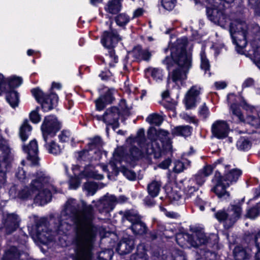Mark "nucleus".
Listing matches in <instances>:
<instances>
[{
	"label": "nucleus",
	"mask_w": 260,
	"mask_h": 260,
	"mask_svg": "<svg viewBox=\"0 0 260 260\" xmlns=\"http://www.w3.org/2000/svg\"><path fill=\"white\" fill-rule=\"evenodd\" d=\"M205 177H206L200 172V170H199L198 173L189 180H193V184L199 187V186H202L205 182Z\"/></svg>",
	"instance_id": "obj_52"
},
{
	"label": "nucleus",
	"mask_w": 260,
	"mask_h": 260,
	"mask_svg": "<svg viewBox=\"0 0 260 260\" xmlns=\"http://www.w3.org/2000/svg\"><path fill=\"white\" fill-rule=\"evenodd\" d=\"M31 130V126L29 124L28 120L25 119L19 129V136L22 142L27 140Z\"/></svg>",
	"instance_id": "obj_35"
},
{
	"label": "nucleus",
	"mask_w": 260,
	"mask_h": 260,
	"mask_svg": "<svg viewBox=\"0 0 260 260\" xmlns=\"http://www.w3.org/2000/svg\"><path fill=\"white\" fill-rule=\"evenodd\" d=\"M210 115L208 108L205 103L199 108V116L202 117L203 119H206Z\"/></svg>",
	"instance_id": "obj_62"
},
{
	"label": "nucleus",
	"mask_w": 260,
	"mask_h": 260,
	"mask_svg": "<svg viewBox=\"0 0 260 260\" xmlns=\"http://www.w3.org/2000/svg\"><path fill=\"white\" fill-rule=\"evenodd\" d=\"M3 224L7 235H11L20 226L21 220L15 213H8L4 216Z\"/></svg>",
	"instance_id": "obj_14"
},
{
	"label": "nucleus",
	"mask_w": 260,
	"mask_h": 260,
	"mask_svg": "<svg viewBox=\"0 0 260 260\" xmlns=\"http://www.w3.org/2000/svg\"><path fill=\"white\" fill-rule=\"evenodd\" d=\"M133 57L138 62L142 60L148 62L150 61L152 54L148 49H143L140 45L135 46L132 51Z\"/></svg>",
	"instance_id": "obj_20"
},
{
	"label": "nucleus",
	"mask_w": 260,
	"mask_h": 260,
	"mask_svg": "<svg viewBox=\"0 0 260 260\" xmlns=\"http://www.w3.org/2000/svg\"><path fill=\"white\" fill-rule=\"evenodd\" d=\"M230 129V126L226 121L218 120L212 124L211 131L215 138L223 139L228 137Z\"/></svg>",
	"instance_id": "obj_15"
},
{
	"label": "nucleus",
	"mask_w": 260,
	"mask_h": 260,
	"mask_svg": "<svg viewBox=\"0 0 260 260\" xmlns=\"http://www.w3.org/2000/svg\"><path fill=\"white\" fill-rule=\"evenodd\" d=\"M244 199L241 200V202L238 201L234 204H230L226 208L229 218V228L232 227L234 224L241 217L242 213V204Z\"/></svg>",
	"instance_id": "obj_13"
},
{
	"label": "nucleus",
	"mask_w": 260,
	"mask_h": 260,
	"mask_svg": "<svg viewBox=\"0 0 260 260\" xmlns=\"http://www.w3.org/2000/svg\"><path fill=\"white\" fill-rule=\"evenodd\" d=\"M71 136V132L70 130H60V133L58 136L59 142L63 143L68 142Z\"/></svg>",
	"instance_id": "obj_57"
},
{
	"label": "nucleus",
	"mask_w": 260,
	"mask_h": 260,
	"mask_svg": "<svg viewBox=\"0 0 260 260\" xmlns=\"http://www.w3.org/2000/svg\"><path fill=\"white\" fill-rule=\"evenodd\" d=\"M243 239L248 244H254L256 248L254 256L260 254V230L258 232L247 231L243 236Z\"/></svg>",
	"instance_id": "obj_22"
},
{
	"label": "nucleus",
	"mask_w": 260,
	"mask_h": 260,
	"mask_svg": "<svg viewBox=\"0 0 260 260\" xmlns=\"http://www.w3.org/2000/svg\"><path fill=\"white\" fill-rule=\"evenodd\" d=\"M23 150L27 153V159L31 161L33 166L39 165L38 145L36 139L30 141L27 145H23Z\"/></svg>",
	"instance_id": "obj_17"
},
{
	"label": "nucleus",
	"mask_w": 260,
	"mask_h": 260,
	"mask_svg": "<svg viewBox=\"0 0 260 260\" xmlns=\"http://www.w3.org/2000/svg\"><path fill=\"white\" fill-rule=\"evenodd\" d=\"M103 205V212L108 213L112 211L117 203V198L115 195H108V193L101 197L99 201Z\"/></svg>",
	"instance_id": "obj_21"
},
{
	"label": "nucleus",
	"mask_w": 260,
	"mask_h": 260,
	"mask_svg": "<svg viewBox=\"0 0 260 260\" xmlns=\"http://www.w3.org/2000/svg\"><path fill=\"white\" fill-rule=\"evenodd\" d=\"M180 191L173 190L169 195L170 200L173 201H179L183 199V193H182V187H180Z\"/></svg>",
	"instance_id": "obj_60"
},
{
	"label": "nucleus",
	"mask_w": 260,
	"mask_h": 260,
	"mask_svg": "<svg viewBox=\"0 0 260 260\" xmlns=\"http://www.w3.org/2000/svg\"><path fill=\"white\" fill-rule=\"evenodd\" d=\"M135 139L137 140V143L139 147L142 149H145L146 154L148 153L150 148L153 150L152 143H147L145 136V130L143 128L139 129L136 136H135Z\"/></svg>",
	"instance_id": "obj_24"
},
{
	"label": "nucleus",
	"mask_w": 260,
	"mask_h": 260,
	"mask_svg": "<svg viewBox=\"0 0 260 260\" xmlns=\"http://www.w3.org/2000/svg\"><path fill=\"white\" fill-rule=\"evenodd\" d=\"M120 115V111L118 107L111 106L107 108L104 113L105 124L107 126H111L112 129L115 131L120 126L119 120Z\"/></svg>",
	"instance_id": "obj_11"
},
{
	"label": "nucleus",
	"mask_w": 260,
	"mask_h": 260,
	"mask_svg": "<svg viewBox=\"0 0 260 260\" xmlns=\"http://www.w3.org/2000/svg\"><path fill=\"white\" fill-rule=\"evenodd\" d=\"M23 82L22 77L16 75L11 76L8 78H6V88L8 86V90H15V88L19 87Z\"/></svg>",
	"instance_id": "obj_34"
},
{
	"label": "nucleus",
	"mask_w": 260,
	"mask_h": 260,
	"mask_svg": "<svg viewBox=\"0 0 260 260\" xmlns=\"http://www.w3.org/2000/svg\"><path fill=\"white\" fill-rule=\"evenodd\" d=\"M180 182L182 184V191L184 200L190 198L199 188L198 186L193 184V180H184Z\"/></svg>",
	"instance_id": "obj_23"
},
{
	"label": "nucleus",
	"mask_w": 260,
	"mask_h": 260,
	"mask_svg": "<svg viewBox=\"0 0 260 260\" xmlns=\"http://www.w3.org/2000/svg\"><path fill=\"white\" fill-rule=\"evenodd\" d=\"M62 122L54 114L44 117L41 125V130L43 139L45 142L49 138L55 137L62 127Z\"/></svg>",
	"instance_id": "obj_6"
},
{
	"label": "nucleus",
	"mask_w": 260,
	"mask_h": 260,
	"mask_svg": "<svg viewBox=\"0 0 260 260\" xmlns=\"http://www.w3.org/2000/svg\"><path fill=\"white\" fill-rule=\"evenodd\" d=\"M30 92L37 103L40 105V107L37 106L32 111L39 113L41 108L43 112H48L57 106L59 98L55 92L45 93L39 87L31 89Z\"/></svg>",
	"instance_id": "obj_5"
},
{
	"label": "nucleus",
	"mask_w": 260,
	"mask_h": 260,
	"mask_svg": "<svg viewBox=\"0 0 260 260\" xmlns=\"http://www.w3.org/2000/svg\"><path fill=\"white\" fill-rule=\"evenodd\" d=\"M174 167L173 171L174 173H180L183 172L186 168L184 163L179 159H175L174 162Z\"/></svg>",
	"instance_id": "obj_56"
},
{
	"label": "nucleus",
	"mask_w": 260,
	"mask_h": 260,
	"mask_svg": "<svg viewBox=\"0 0 260 260\" xmlns=\"http://www.w3.org/2000/svg\"><path fill=\"white\" fill-rule=\"evenodd\" d=\"M206 15L210 21L221 26L225 24L228 16L224 9H220L219 7L210 8L209 6H206Z\"/></svg>",
	"instance_id": "obj_10"
},
{
	"label": "nucleus",
	"mask_w": 260,
	"mask_h": 260,
	"mask_svg": "<svg viewBox=\"0 0 260 260\" xmlns=\"http://www.w3.org/2000/svg\"><path fill=\"white\" fill-rule=\"evenodd\" d=\"M48 220L47 217H41L35 221V225L32 227L35 231V237L40 243L45 244L50 241V230L48 228Z\"/></svg>",
	"instance_id": "obj_8"
},
{
	"label": "nucleus",
	"mask_w": 260,
	"mask_h": 260,
	"mask_svg": "<svg viewBox=\"0 0 260 260\" xmlns=\"http://www.w3.org/2000/svg\"><path fill=\"white\" fill-rule=\"evenodd\" d=\"M94 242H90L79 247L75 248V255L73 260H93Z\"/></svg>",
	"instance_id": "obj_16"
},
{
	"label": "nucleus",
	"mask_w": 260,
	"mask_h": 260,
	"mask_svg": "<svg viewBox=\"0 0 260 260\" xmlns=\"http://www.w3.org/2000/svg\"><path fill=\"white\" fill-rule=\"evenodd\" d=\"M147 250L144 244H139L137 247L135 253L132 254L131 260H148V255L147 253Z\"/></svg>",
	"instance_id": "obj_31"
},
{
	"label": "nucleus",
	"mask_w": 260,
	"mask_h": 260,
	"mask_svg": "<svg viewBox=\"0 0 260 260\" xmlns=\"http://www.w3.org/2000/svg\"><path fill=\"white\" fill-rule=\"evenodd\" d=\"M6 94V101L13 108L18 106L19 103V94L15 90H8L7 88L6 91L3 92Z\"/></svg>",
	"instance_id": "obj_28"
},
{
	"label": "nucleus",
	"mask_w": 260,
	"mask_h": 260,
	"mask_svg": "<svg viewBox=\"0 0 260 260\" xmlns=\"http://www.w3.org/2000/svg\"><path fill=\"white\" fill-rule=\"evenodd\" d=\"M145 73L150 72L154 80L162 81L163 79V70L157 68L149 67L145 70Z\"/></svg>",
	"instance_id": "obj_40"
},
{
	"label": "nucleus",
	"mask_w": 260,
	"mask_h": 260,
	"mask_svg": "<svg viewBox=\"0 0 260 260\" xmlns=\"http://www.w3.org/2000/svg\"><path fill=\"white\" fill-rule=\"evenodd\" d=\"M260 215V202L247 210L246 216L247 218L254 219Z\"/></svg>",
	"instance_id": "obj_43"
},
{
	"label": "nucleus",
	"mask_w": 260,
	"mask_h": 260,
	"mask_svg": "<svg viewBox=\"0 0 260 260\" xmlns=\"http://www.w3.org/2000/svg\"><path fill=\"white\" fill-rule=\"evenodd\" d=\"M230 108L232 112V114L237 117L238 121H244V116L242 113L240 107L237 103H232L231 105Z\"/></svg>",
	"instance_id": "obj_47"
},
{
	"label": "nucleus",
	"mask_w": 260,
	"mask_h": 260,
	"mask_svg": "<svg viewBox=\"0 0 260 260\" xmlns=\"http://www.w3.org/2000/svg\"><path fill=\"white\" fill-rule=\"evenodd\" d=\"M237 149L241 151L246 152L252 147V142L247 137L241 136L236 143Z\"/></svg>",
	"instance_id": "obj_36"
},
{
	"label": "nucleus",
	"mask_w": 260,
	"mask_h": 260,
	"mask_svg": "<svg viewBox=\"0 0 260 260\" xmlns=\"http://www.w3.org/2000/svg\"><path fill=\"white\" fill-rule=\"evenodd\" d=\"M248 27L244 22L235 20L230 24V32L238 53L243 54L244 49L247 45Z\"/></svg>",
	"instance_id": "obj_4"
},
{
	"label": "nucleus",
	"mask_w": 260,
	"mask_h": 260,
	"mask_svg": "<svg viewBox=\"0 0 260 260\" xmlns=\"http://www.w3.org/2000/svg\"><path fill=\"white\" fill-rule=\"evenodd\" d=\"M188 41L186 38L178 39L172 43L170 41L164 52L170 54L162 60L168 71V82L171 79L173 82H183L187 79V75L192 67L191 55L187 52Z\"/></svg>",
	"instance_id": "obj_2"
},
{
	"label": "nucleus",
	"mask_w": 260,
	"mask_h": 260,
	"mask_svg": "<svg viewBox=\"0 0 260 260\" xmlns=\"http://www.w3.org/2000/svg\"><path fill=\"white\" fill-rule=\"evenodd\" d=\"M79 204L73 205L70 201L66 203L63 215L71 218L75 225L76 235L73 240L75 248L84 244L94 242L96 235L97 228L93 223L94 209L91 205H87L82 201L80 210Z\"/></svg>",
	"instance_id": "obj_1"
},
{
	"label": "nucleus",
	"mask_w": 260,
	"mask_h": 260,
	"mask_svg": "<svg viewBox=\"0 0 260 260\" xmlns=\"http://www.w3.org/2000/svg\"><path fill=\"white\" fill-rule=\"evenodd\" d=\"M242 174V170L238 168L225 170L223 175L219 170H216L212 179L214 186L211 191L221 201L226 200L230 197V193L226 189L232 184L236 183Z\"/></svg>",
	"instance_id": "obj_3"
},
{
	"label": "nucleus",
	"mask_w": 260,
	"mask_h": 260,
	"mask_svg": "<svg viewBox=\"0 0 260 260\" xmlns=\"http://www.w3.org/2000/svg\"><path fill=\"white\" fill-rule=\"evenodd\" d=\"M161 147L157 142L152 143L153 151L151 148L149 149L148 153L147 154L148 156L153 155L154 158H159L163 154H166L168 152H172V145L171 140L169 139L161 142Z\"/></svg>",
	"instance_id": "obj_12"
},
{
	"label": "nucleus",
	"mask_w": 260,
	"mask_h": 260,
	"mask_svg": "<svg viewBox=\"0 0 260 260\" xmlns=\"http://www.w3.org/2000/svg\"><path fill=\"white\" fill-rule=\"evenodd\" d=\"M122 9V4L120 0H109L104 7L105 11L109 14L116 15Z\"/></svg>",
	"instance_id": "obj_27"
},
{
	"label": "nucleus",
	"mask_w": 260,
	"mask_h": 260,
	"mask_svg": "<svg viewBox=\"0 0 260 260\" xmlns=\"http://www.w3.org/2000/svg\"><path fill=\"white\" fill-rule=\"evenodd\" d=\"M106 55H109L112 59V61L109 63V68H114L115 67L114 63H116L118 62V57L116 54L115 49L108 50V53L106 54Z\"/></svg>",
	"instance_id": "obj_59"
},
{
	"label": "nucleus",
	"mask_w": 260,
	"mask_h": 260,
	"mask_svg": "<svg viewBox=\"0 0 260 260\" xmlns=\"http://www.w3.org/2000/svg\"><path fill=\"white\" fill-rule=\"evenodd\" d=\"M121 172L123 176L130 181H135L137 179V175L135 171L128 169L124 166L121 167Z\"/></svg>",
	"instance_id": "obj_51"
},
{
	"label": "nucleus",
	"mask_w": 260,
	"mask_h": 260,
	"mask_svg": "<svg viewBox=\"0 0 260 260\" xmlns=\"http://www.w3.org/2000/svg\"><path fill=\"white\" fill-rule=\"evenodd\" d=\"M45 143V147L49 153L54 155H58L61 153L60 145L54 141H51L49 143H48L47 141Z\"/></svg>",
	"instance_id": "obj_38"
},
{
	"label": "nucleus",
	"mask_w": 260,
	"mask_h": 260,
	"mask_svg": "<svg viewBox=\"0 0 260 260\" xmlns=\"http://www.w3.org/2000/svg\"><path fill=\"white\" fill-rule=\"evenodd\" d=\"M21 253L16 246H12L5 251L2 260H20Z\"/></svg>",
	"instance_id": "obj_30"
},
{
	"label": "nucleus",
	"mask_w": 260,
	"mask_h": 260,
	"mask_svg": "<svg viewBox=\"0 0 260 260\" xmlns=\"http://www.w3.org/2000/svg\"><path fill=\"white\" fill-rule=\"evenodd\" d=\"M141 218H142V217L140 215L135 213L131 210H125L122 217V220L128 221L131 223V224H133L134 222L140 220Z\"/></svg>",
	"instance_id": "obj_39"
},
{
	"label": "nucleus",
	"mask_w": 260,
	"mask_h": 260,
	"mask_svg": "<svg viewBox=\"0 0 260 260\" xmlns=\"http://www.w3.org/2000/svg\"><path fill=\"white\" fill-rule=\"evenodd\" d=\"M109 67H105L103 71H101L99 76L103 81H108L110 80L113 76L112 72L110 71Z\"/></svg>",
	"instance_id": "obj_58"
},
{
	"label": "nucleus",
	"mask_w": 260,
	"mask_h": 260,
	"mask_svg": "<svg viewBox=\"0 0 260 260\" xmlns=\"http://www.w3.org/2000/svg\"><path fill=\"white\" fill-rule=\"evenodd\" d=\"M44 185L42 183L39 182L36 179H33L30 184V187L32 192L40 191L44 189Z\"/></svg>",
	"instance_id": "obj_61"
},
{
	"label": "nucleus",
	"mask_w": 260,
	"mask_h": 260,
	"mask_svg": "<svg viewBox=\"0 0 260 260\" xmlns=\"http://www.w3.org/2000/svg\"><path fill=\"white\" fill-rule=\"evenodd\" d=\"M201 57V69L205 72L210 70V65L209 61L207 58L205 50H202L200 53Z\"/></svg>",
	"instance_id": "obj_50"
},
{
	"label": "nucleus",
	"mask_w": 260,
	"mask_h": 260,
	"mask_svg": "<svg viewBox=\"0 0 260 260\" xmlns=\"http://www.w3.org/2000/svg\"><path fill=\"white\" fill-rule=\"evenodd\" d=\"M130 229L135 235H143L148 231V228L146 223L142 221V218L131 224Z\"/></svg>",
	"instance_id": "obj_29"
},
{
	"label": "nucleus",
	"mask_w": 260,
	"mask_h": 260,
	"mask_svg": "<svg viewBox=\"0 0 260 260\" xmlns=\"http://www.w3.org/2000/svg\"><path fill=\"white\" fill-rule=\"evenodd\" d=\"M114 251L111 248L104 249L98 253L96 260H111Z\"/></svg>",
	"instance_id": "obj_45"
},
{
	"label": "nucleus",
	"mask_w": 260,
	"mask_h": 260,
	"mask_svg": "<svg viewBox=\"0 0 260 260\" xmlns=\"http://www.w3.org/2000/svg\"><path fill=\"white\" fill-rule=\"evenodd\" d=\"M214 217L220 223L226 221L228 228H229V218L225 208L215 212Z\"/></svg>",
	"instance_id": "obj_46"
},
{
	"label": "nucleus",
	"mask_w": 260,
	"mask_h": 260,
	"mask_svg": "<svg viewBox=\"0 0 260 260\" xmlns=\"http://www.w3.org/2000/svg\"><path fill=\"white\" fill-rule=\"evenodd\" d=\"M115 17L116 24L121 27H124L129 21V16L125 13H118Z\"/></svg>",
	"instance_id": "obj_48"
},
{
	"label": "nucleus",
	"mask_w": 260,
	"mask_h": 260,
	"mask_svg": "<svg viewBox=\"0 0 260 260\" xmlns=\"http://www.w3.org/2000/svg\"><path fill=\"white\" fill-rule=\"evenodd\" d=\"M238 99L239 100V103L238 105L241 107L243 109L246 111H252L254 107L247 103L244 98L242 95L241 93L239 92Z\"/></svg>",
	"instance_id": "obj_55"
},
{
	"label": "nucleus",
	"mask_w": 260,
	"mask_h": 260,
	"mask_svg": "<svg viewBox=\"0 0 260 260\" xmlns=\"http://www.w3.org/2000/svg\"><path fill=\"white\" fill-rule=\"evenodd\" d=\"M160 189V184L156 180L152 181L147 186L148 194L152 198H154L158 196Z\"/></svg>",
	"instance_id": "obj_41"
},
{
	"label": "nucleus",
	"mask_w": 260,
	"mask_h": 260,
	"mask_svg": "<svg viewBox=\"0 0 260 260\" xmlns=\"http://www.w3.org/2000/svg\"><path fill=\"white\" fill-rule=\"evenodd\" d=\"M100 97L101 98V99L107 105L111 104L115 100L113 93L110 90V89H108L103 94L100 96Z\"/></svg>",
	"instance_id": "obj_53"
},
{
	"label": "nucleus",
	"mask_w": 260,
	"mask_h": 260,
	"mask_svg": "<svg viewBox=\"0 0 260 260\" xmlns=\"http://www.w3.org/2000/svg\"><path fill=\"white\" fill-rule=\"evenodd\" d=\"M204 255L205 260H216L217 259V253L209 249L205 251Z\"/></svg>",
	"instance_id": "obj_64"
},
{
	"label": "nucleus",
	"mask_w": 260,
	"mask_h": 260,
	"mask_svg": "<svg viewBox=\"0 0 260 260\" xmlns=\"http://www.w3.org/2000/svg\"><path fill=\"white\" fill-rule=\"evenodd\" d=\"M89 140H90V142L87 144L88 150L92 151L102 145V139L99 136H95L93 138H89Z\"/></svg>",
	"instance_id": "obj_44"
},
{
	"label": "nucleus",
	"mask_w": 260,
	"mask_h": 260,
	"mask_svg": "<svg viewBox=\"0 0 260 260\" xmlns=\"http://www.w3.org/2000/svg\"><path fill=\"white\" fill-rule=\"evenodd\" d=\"M82 189L83 191L87 192V196H93L99 189V184L98 183L92 181H88L84 183Z\"/></svg>",
	"instance_id": "obj_37"
},
{
	"label": "nucleus",
	"mask_w": 260,
	"mask_h": 260,
	"mask_svg": "<svg viewBox=\"0 0 260 260\" xmlns=\"http://www.w3.org/2000/svg\"><path fill=\"white\" fill-rule=\"evenodd\" d=\"M34 192L31 191L30 188L25 186L18 191L17 197L23 201L28 200L31 199V193Z\"/></svg>",
	"instance_id": "obj_49"
},
{
	"label": "nucleus",
	"mask_w": 260,
	"mask_h": 260,
	"mask_svg": "<svg viewBox=\"0 0 260 260\" xmlns=\"http://www.w3.org/2000/svg\"><path fill=\"white\" fill-rule=\"evenodd\" d=\"M238 99L239 100V103L238 105L241 107L243 109L246 111H252L254 107L247 103L244 98L242 95L241 93L239 92Z\"/></svg>",
	"instance_id": "obj_54"
},
{
	"label": "nucleus",
	"mask_w": 260,
	"mask_h": 260,
	"mask_svg": "<svg viewBox=\"0 0 260 260\" xmlns=\"http://www.w3.org/2000/svg\"><path fill=\"white\" fill-rule=\"evenodd\" d=\"M146 121L151 125L159 126L162 123L164 118L162 116L156 113L149 114L146 119Z\"/></svg>",
	"instance_id": "obj_42"
},
{
	"label": "nucleus",
	"mask_w": 260,
	"mask_h": 260,
	"mask_svg": "<svg viewBox=\"0 0 260 260\" xmlns=\"http://www.w3.org/2000/svg\"><path fill=\"white\" fill-rule=\"evenodd\" d=\"M233 252L235 260H246L249 257V254L246 248L240 244L235 247Z\"/></svg>",
	"instance_id": "obj_32"
},
{
	"label": "nucleus",
	"mask_w": 260,
	"mask_h": 260,
	"mask_svg": "<svg viewBox=\"0 0 260 260\" xmlns=\"http://www.w3.org/2000/svg\"><path fill=\"white\" fill-rule=\"evenodd\" d=\"M145 156L149 157L146 154L145 149H140L134 145H131L126 155V159L127 162L134 167L138 161Z\"/></svg>",
	"instance_id": "obj_18"
},
{
	"label": "nucleus",
	"mask_w": 260,
	"mask_h": 260,
	"mask_svg": "<svg viewBox=\"0 0 260 260\" xmlns=\"http://www.w3.org/2000/svg\"><path fill=\"white\" fill-rule=\"evenodd\" d=\"M51 199L52 193L51 191L49 189L44 188L38 191V194L34 198V201L40 205L43 206L50 202Z\"/></svg>",
	"instance_id": "obj_25"
},
{
	"label": "nucleus",
	"mask_w": 260,
	"mask_h": 260,
	"mask_svg": "<svg viewBox=\"0 0 260 260\" xmlns=\"http://www.w3.org/2000/svg\"><path fill=\"white\" fill-rule=\"evenodd\" d=\"M135 247V240L129 236L123 237L118 242L116 251L121 255H124L132 251Z\"/></svg>",
	"instance_id": "obj_19"
},
{
	"label": "nucleus",
	"mask_w": 260,
	"mask_h": 260,
	"mask_svg": "<svg viewBox=\"0 0 260 260\" xmlns=\"http://www.w3.org/2000/svg\"><path fill=\"white\" fill-rule=\"evenodd\" d=\"M224 161V158L221 157L215 161L211 165H206L204 167L200 170L201 172L205 177H208L210 175L214 169L216 168L219 165H223V162Z\"/></svg>",
	"instance_id": "obj_33"
},
{
	"label": "nucleus",
	"mask_w": 260,
	"mask_h": 260,
	"mask_svg": "<svg viewBox=\"0 0 260 260\" xmlns=\"http://www.w3.org/2000/svg\"><path fill=\"white\" fill-rule=\"evenodd\" d=\"M122 38L116 29L104 30L101 38V43L108 50L114 49Z\"/></svg>",
	"instance_id": "obj_9"
},
{
	"label": "nucleus",
	"mask_w": 260,
	"mask_h": 260,
	"mask_svg": "<svg viewBox=\"0 0 260 260\" xmlns=\"http://www.w3.org/2000/svg\"><path fill=\"white\" fill-rule=\"evenodd\" d=\"M192 131V127L190 125H178L172 128L171 134L174 137L181 136L186 138L191 135Z\"/></svg>",
	"instance_id": "obj_26"
},
{
	"label": "nucleus",
	"mask_w": 260,
	"mask_h": 260,
	"mask_svg": "<svg viewBox=\"0 0 260 260\" xmlns=\"http://www.w3.org/2000/svg\"><path fill=\"white\" fill-rule=\"evenodd\" d=\"M195 235L188 234V241L193 247H198L202 245H205L211 248L217 246L219 238L217 234H210L207 236L199 230L194 231Z\"/></svg>",
	"instance_id": "obj_7"
},
{
	"label": "nucleus",
	"mask_w": 260,
	"mask_h": 260,
	"mask_svg": "<svg viewBox=\"0 0 260 260\" xmlns=\"http://www.w3.org/2000/svg\"><path fill=\"white\" fill-rule=\"evenodd\" d=\"M248 123L256 128H260V118L254 116H249L247 118Z\"/></svg>",
	"instance_id": "obj_63"
}]
</instances>
